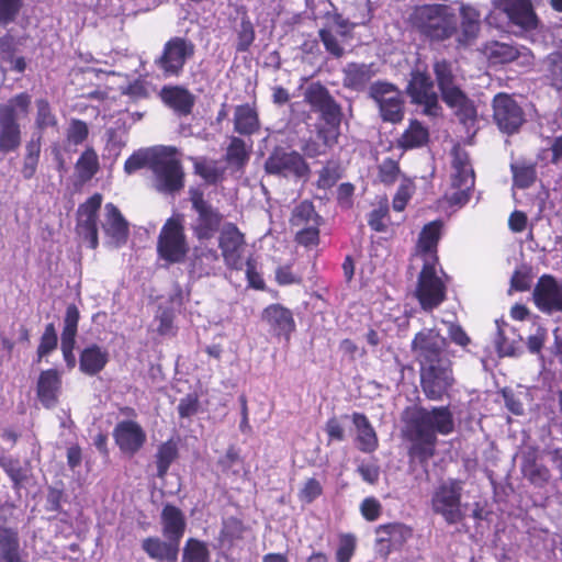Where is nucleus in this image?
<instances>
[{"label": "nucleus", "mask_w": 562, "mask_h": 562, "mask_svg": "<svg viewBox=\"0 0 562 562\" xmlns=\"http://www.w3.org/2000/svg\"><path fill=\"white\" fill-rule=\"evenodd\" d=\"M460 19L453 8L442 3L416 5L408 16L409 25L430 42L441 43L454 37L458 47L472 45L481 30L480 12L461 4Z\"/></svg>", "instance_id": "obj_1"}, {"label": "nucleus", "mask_w": 562, "mask_h": 562, "mask_svg": "<svg viewBox=\"0 0 562 562\" xmlns=\"http://www.w3.org/2000/svg\"><path fill=\"white\" fill-rule=\"evenodd\" d=\"M453 429V415L448 407L417 408L407 423V436L413 441L411 453L417 456L422 462L427 461L435 453L436 435L446 436Z\"/></svg>", "instance_id": "obj_2"}, {"label": "nucleus", "mask_w": 562, "mask_h": 562, "mask_svg": "<svg viewBox=\"0 0 562 562\" xmlns=\"http://www.w3.org/2000/svg\"><path fill=\"white\" fill-rule=\"evenodd\" d=\"M305 99L313 109L321 113L324 124L317 130V137L325 147L334 146L339 137V128L342 119L341 108L330 95L329 91L319 83L311 85Z\"/></svg>", "instance_id": "obj_3"}, {"label": "nucleus", "mask_w": 562, "mask_h": 562, "mask_svg": "<svg viewBox=\"0 0 562 562\" xmlns=\"http://www.w3.org/2000/svg\"><path fill=\"white\" fill-rule=\"evenodd\" d=\"M434 72L442 100L454 110L456 115L463 124H472L476 119V109L458 87L452 65L445 59L438 60L434 65Z\"/></svg>", "instance_id": "obj_4"}, {"label": "nucleus", "mask_w": 562, "mask_h": 562, "mask_svg": "<svg viewBox=\"0 0 562 562\" xmlns=\"http://www.w3.org/2000/svg\"><path fill=\"white\" fill-rule=\"evenodd\" d=\"M31 98L26 93H20L8 102L0 104V151L10 153L19 148L21 144V128L18 123L20 115L29 112Z\"/></svg>", "instance_id": "obj_5"}, {"label": "nucleus", "mask_w": 562, "mask_h": 562, "mask_svg": "<svg viewBox=\"0 0 562 562\" xmlns=\"http://www.w3.org/2000/svg\"><path fill=\"white\" fill-rule=\"evenodd\" d=\"M451 191L446 194L451 205L463 206L470 200L474 189L475 175L469 155L460 147L452 150Z\"/></svg>", "instance_id": "obj_6"}, {"label": "nucleus", "mask_w": 562, "mask_h": 562, "mask_svg": "<svg viewBox=\"0 0 562 562\" xmlns=\"http://www.w3.org/2000/svg\"><path fill=\"white\" fill-rule=\"evenodd\" d=\"M154 188L165 194H173L183 188L184 172L175 147L164 146L151 168Z\"/></svg>", "instance_id": "obj_7"}, {"label": "nucleus", "mask_w": 562, "mask_h": 562, "mask_svg": "<svg viewBox=\"0 0 562 562\" xmlns=\"http://www.w3.org/2000/svg\"><path fill=\"white\" fill-rule=\"evenodd\" d=\"M463 484L459 480L449 479L438 485L431 496V509L440 515L448 525H456L465 517L461 503Z\"/></svg>", "instance_id": "obj_8"}, {"label": "nucleus", "mask_w": 562, "mask_h": 562, "mask_svg": "<svg viewBox=\"0 0 562 562\" xmlns=\"http://www.w3.org/2000/svg\"><path fill=\"white\" fill-rule=\"evenodd\" d=\"M157 251L168 263H179L184 260L189 246L180 216L170 217L162 226L157 241Z\"/></svg>", "instance_id": "obj_9"}, {"label": "nucleus", "mask_w": 562, "mask_h": 562, "mask_svg": "<svg viewBox=\"0 0 562 562\" xmlns=\"http://www.w3.org/2000/svg\"><path fill=\"white\" fill-rule=\"evenodd\" d=\"M369 97L379 108V113L384 122L393 124L404 119L405 101L401 91L386 81H375L369 87Z\"/></svg>", "instance_id": "obj_10"}, {"label": "nucleus", "mask_w": 562, "mask_h": 562, "mask_svg": "<svg viewBox=\"0 0 562 562\" xmlns=\"http://www.w3.org/2000/svg\"><path fill=\"white\" fill-rule=\"evenodd\" d=\"M422 387L429 400H440L452 386L454 379L449 359L422 367Z\"/></svg>", "instance_id": "obj_11"}, {"label": "nucleus", "mask_w": 562, "mask_h": 562, "mask_svg": "<svg viewBox=\"0 0 562 562\" xmlns=\"http://www.w3.org/2000/svg\"><path fill=\"white\" fill-rule=\"evenodd\" d=\"M415 294L425 311L434 310L445 300L446 288L436 276L434 259L424 263Z\"/></svg>", "instance_id": "obj_12"}, {"label": "nucleus", "mask_w": 562, "mask_h": 562, "mask_svg": "<svg viewBox=\"0 0 562 562\" xmlns=\"http://www.w3.org/2000/svg\"><path fill=\"white\" fill-rule=\"evenodd\" d=\"M193 54L192 43L181 37H173L165 44L162 54L155 60V64L162 70L165 77L179 76L187 59Z\"/></svg>", "instance_id": "obj_13"}, {"label": "nucleus", "mask_w": 562, "mask_h": 562, "mask_svg": "<svg viewBox=\"0 0 562 562\" xmlns=\"http://www.w3.org/2000/svg\"><path fill=\"white\" fill-rule=\"evenodd\" d=\"M265 170L271 175L304 178L308 175V166L296 151L276 148L265 162Z\"/></svg>", "instance_id": "obj_14"}, {"label": "nucleus", "mask_w": 562, "mask_h": 562, "mask_svg": "<svg viewBox=\"0 0 562 562\" xmlns=\"http://www.w3.org/2000/svg\"><path fill=\"white\" fill-rule=\"evenodd\" d=\"M493 119L499 130L513 134L525 122L524 111L516 100L507 93H498L493 100Z\"/></svg>", "instance_id": "obj_15"}, {"label": "nucleus", "mask_w": 562, "mask_h": 562, "mask_svg": "<svg viewBox=\"0 0 562 562\" xmlns=\"http://www.w3.org/2000/svg\"><path fill=\"white\" fill-rule=\"evenodd\" d=\"M218 247L228 268L235 270L243 268L246 240L244 234L235 224L227 223L224 225L218 238Z\"/></svg>", "instance_id": "obj_16"}, {"label": "nucleus", "mask_w": 562, "mask_h": 562, "mask_svg": "<svg viewBox=\"0 0 562 562\" xmlns=\"http://www.w3.org/2000/svg\"><path fill=\"white\" fill-rule=\"evenodd\" d=\"M407 93L412 102L423 105V112L429 116H437L440 113L438 95L434 90L431 79L424 72L415 71L407 87Z\"/></svg>", "instance_id": "obj_17"}, {"label": "nucleus", "mask_w": 562, "mask_h": 562, "mask_svg": "<svg viewBox=\"0 0 562 562\" xmlns=\"http://www.w3.org/2000/svg\"><path fill=\"white\" fill-rule=\"evenodd\" d=\"M446 347V339L434 329L419 331L413 342L412 350L420 361L422 367L445 360L442 352Z\"/></svg>", "instance_id": "obj_18"}, {"label": "nucleus", "mask_w": 562, "mask_h": 562, "mask_svg": "<svg viewBox=\"0 0 562 562\" xmlns=\"http://www.w3.org/2000/svg\"><path fill=\"white\" fill-rule=\"evenodd\" d=\"M101 203V194L95 193L78 209V234L89 243L92 249H95L99 245L97 218Z\"/></svg>", "instance_id": "obj_19"}, {"label": "nucleus", "mask_w": 562, "mask_h": 562, "mask_svg": "<svg viewBox=\"0 0 562 562\" xmlns=\"http://www.w3.org/2000/svg\"><path fill=\"white\" fill-rule=\"evenodd\" d=\"M191 201L193 209L199 214L193 226L194 234L199 239H209L218 231L222 215L207 204L200 193H194Z\"/></svg>", "instance_id": "obj_20"}, {"label": "nucleus", "mask_w": 562, "mask_h": 562, "mask_svg": "<svg viewBox=\"0 0 562 562\" xmlns=\"http://www.w3.org/2000/svg\"><path fill=\"white\" fill-rule=\"evenodd\" d=\"M79 318L80 313L78 307L75 304H69L66 308L60 338L61 353L69 370L74 369L77 364L74 350L76 347Z\"/></svg>", "instance_id": "obj_21"}, {"label": "nucleus", "mask_w": 562, "mask_h": 562, "mask_svg": "<svg viewBox=\"0 0 562 562\" xmlns=\"http://www.w3.org/2000/svg\"><path fill=\"white\" fill-rule=\"evenodd\" d=\"M102 229L108 237V243L112 246H121L127 240L128 223L120 210L112 203H108L104 206Z\"/></svg>", "instance_id": "obj_22"}, {"label": "nucleus", "mask_w": 562, "mask_h": 562, "mask_svg": "<svg viewBox=\"0 0 562 562\" xmlns=\"http://www.w3.org/2000/svg\"><path fill=\"white\" fill-rule=\"evenodd\" d=\"M113 436L120 449L128 454L137 452L146 440L145 431L133 420L119 423L114 428Z\"/></svg>", "instance_id": "obj_23"}, {"label": "nucleus", "mask_w": 562, "mask_h": 562, "mask_svg": "<svg viewBox=\"0 0 562 562\" xmlns=\"http://www.w3.org/2000/svg\"><path fill=\"white\" fill-rule=\"evenodd\" d=\"M376 74L378 68L373 63H349L342 68V85L353 91H363Z\"/></svg>", "instance_id": "obj_24"}, {"label": "nucleus", "mask_w": 562, "mask_h": 562, "mask_svg": "<svg viewBox=\"0 0 562 562\" xmlns=\"http://www.w3.org/2000/svg\"><path fill=\"white\" fill-rule=\"evenodd\" d=\"M441 222L434 221L428 223L422 229L418 241L416 245L415 258H422L424 263L434 259V265L437 261V244L441 234Z\"/></svg>", "instance_id": "obj_25"}, {"label": "nucleus", "mask_w": 562, "mask_h": 562, "mask_svg": "<svg viewBox=\"0 0 562 562\" xmlns=\"http://www.w3.org/2000/svg\"><path fill=\"white\" fill-rule=\"evenodd\" d=\"M504 11L509 20L524 30H533L538 25V18L529 0H505Z\"/></svg>", "instance_id": "obj_26"}, {"label": "nucleus", "mask_w": 562, "mask_h": 562, "mask_svg": "<svg viewBox=\"0 0 562 562\" xmlns=\"http://www.w3.org/2000/svg\"><path fill=\"white\" fill-rule=\"evenodd\" d=\"M262 318L277 335H283L286 339H289L290 334L295 329L291 311L279 304H273L265 308Z\"/></svg>", "instance_id": "obj_27"}, {"label": "nucleus", "mask_w": 562, "mask_h": 562, "mask_svg": "<svg viewBox=\"0 0 562 562\" xmlns=\"http://www.w3.org/2000/svg\"><path fill=\"white\" fill-rule=\"evenodd\" d=\"M60 376L54 369L43 371L37 381V397L46 408L57 404L60 390Z\"/></svg>", "instance_id": "obj_28"}, {"label": "nucleus", "mask_w": 562, "mask_h": 562, "mask_svg": "<svg viewBox=\"0 0 562 562\" xmlns=\"http://www.w3.org/2000/svg\"><path fill=\"white\" fill-rule=\"evenodd\" d=\"M234 131L250 136L260 130V120L255 104H240L234 110Z\"/></svg>", "instance_id": "obj_29"}, {"label": "nucleus", "mask_w": 562, "mask_h": 562, "mask_svg": "<svg viewBox=\"0 0 562 562\" xmlns=\"http://www.w3.org/2000/svg\"><path fill=\"white\" fill-rule=\"evenodd\" d=\"M162 533L170 540L179 544L186 530V519L182 512L170 504H167L161 512Z\"/></svg>", "instance_id": "obj_30"}, {"label": "nucleus", "mask_w": 562, "mask_h": 562, "mask_svg": "<svg viewBox=\"0 0 562 562\" xmlns=\"http://www.w3.org/2000/svg\"><path fill=\"white\" fill-rule=\"evenodd\" d=\"M162 101L181 115L191 113L195 98L187 89L176 87H164L160 91Z\"/></svg>", "instance_id": "obj_31"}, {"label": "nucleus", "mask_w": 562, "mask_h": 562, "mask_svg": "<svg viewBox=\"0 0 562 562\" xmlns=\"http://www.w3.org/2000/svg\"><path fill=\"white\" fill-rule=\"evenodd\" d=\"M218 259L220 257L215 249L205 246L195 247L190 263L191 273L198 278L214 273Z\"/></svg>", "instance_id": "obj_32"}, {"label": "nucleus", "mask_w": 562, "mask_h": 562, "mask_svg": "<svg viewBox=\"0 0 562 562\" xmlns=\"http://www.w3.org/2000/svg\"><path fill=\"white\" fill-rule=\"evenodd\" d=\"M143 550L158 561L177 562L179 544L175 541H162L156 537H149L142 542Z\"/></svg>", "instance_id": "obj_33"}, {"label": "nucleus", "mask_w": 562, "mask_h": 562, "mask_svg": "<svg viewBox=\"0 0 562 562\" xmlns=\"http://www.w3.org/2000/svg\"><path fill=\"white\" fill-rule=\"evenodd\" d=\"M108 352L98 345L85 348L79 356V369L87 375H95L108 363Z\"/></svg>", "instance_id": "obj_34"}, {"label": "nucleus", "mask_w": 562, "mask_h": 562, "mask_svg": "<svg viewBox=\"0 0 562 562\" xmlns=\"http://www.w3.org/2000/svg\"><path fill=\"white\" fill-rule=\"evenodd\" d=\"M352 422L357 429L358 447L363 452H372L378 447V437L368 418L360 413L352 415Z\"/></svg>", "instance_id": "obj_35"}, {"label": "nucleus", "mask_w": 562, "mask_h": 562, "mask_svg": "<svg viewBox=\"0 0 562 562\" xmlns=\"http://www.w3.org/2000/svg\"><path fill=\"white\" fill-rule=\"evenodd\" d=\"M161 147L162 146H154L135 151L124 164L125 172L131 175L145 167L151 170L155 160H157L160 155Z\"/></svg>", "instance_id": "obj_36"}, {"label": "nucleus", "mask_w": 562, "mask_h": 562, "mask_svg": "<svg viewBox=\"0 0 562 562\" xmlns=\"http://www.w3.org/2000/svg\"><path fill=\"white\" fill-rule=\"evenodd\" d=\"M429 132L419 121L412 120L398 138V146L402 148H415L425 145L428 142Z\"/></svg>", "instance_id": "obj_37"}, {"label": "nucleus", "mask_w": 562, "mask_h": 562, "mask_svg": "<svg viewBox=\"0 0 562 562\" xmlns=\"http://www.w3.org/2000/svg\"><path fill=\"white\" fill-rule=\"evenodd\" d=\"M376 543H392L393 546H402V543L412 535L409 528L403 524H387L379 526L375 530Z\"/></svg>", "instance_id": "obj_38"}, {"label": "nucleus", "mask_w": 562, "mask_h": 562, "mask_svg": "<svg viewBox=\"0 0 562 562\" xmlns=\"http://www.w3.org/2000/svg\"><path fill=\"white\" fill-rule=\"evenodd\" d=\"M99 168V157L92 147L86 148L75 165L77 177L82 182L92 179Z\"/></svg>", "instance_id": "obj_39"}, {"label": "nucleus", "mask_w": 562, "mask_h": 562, "mask_svg": "<svg viewBox=\"0 0 562 562\" xmlns=\"http://www.w3.org/2000/svg\"><path fill=\"white\" fill-rule=\"evenodd\" d=\"M497 333L495 337V346L501 357L515 356L517 347L514 339V329L505 322H495Z\"/></svg>", "instance_id": "obj_40"}, {"label": "nucleus", "mask_w": 562, "mask_h": 562, "mask_svg": "<svg viewBox=\"0 0 562 562\" xmlns=\"http://www.w3.org/2000/svg\"><path fill=\"white\" fill-rule=\"evenodd\" d=\"M514 186L526 189L532 186L537 179L536 165L528 161H515L510 165Z\"/></svg>", "instance_id": "obj_41"}, {"label": "nucleus", "mask_w": 562, "mask_h": 562, "mask_svg": "<svg viewBox=\"0 0 562 562\" xmlns=\"http://www.w3.org/2000/svg\"><path fill=\"white\" fill-rule=\"evenodd\" d=\"M321 217L315 212L314 206L308 201L300 203L292 213L291 225L294 228L308 227L310 225H319Z\"/></svg>", "instance_id": "obj_42"}, {"label": "nucleus", "mask_w": 562, "mask_h": 562, "mask_svg": "<svg viewBox=\"0 0 562 562\" xmlns=\"http://www.w3.org/2000/svg\"><path fill=\"white\" fill-rule=\"evenodd\" d=\"M226 150L225 160L237 168H241L249 159V151L244 139L232 136Z\"/></svg>", "instance_id": "obj_43"}, {"label": "nucleus", "mask_w": 562, "mask_h": 562, "mask_svg": "<svg viewBox=\"0 0 562 562\" xmlns=\"http://www.w3.org/2000/svg\"><path fill=\"white\" fill-rule=\"evenodd\" d=\"M25 150H26V153H25V156L23 159V166L21 169V173L24 179L29 180L34 177L36 169H37L40 154H41L40 137L37 139H31L26 144Z\"/></svg>", "instance_id": "obj_44"}, {"label": "nucleus", "mask_w": 562, "mask_h": 562, "mask_svg": "<svg viewBox=\"0 0 562 562\" xmlns=\"http://www.w3.org/2000/svg\"><path fill=\"white\" fill-rule=\"evenodd\" d=\"M88 124L81 120L71 119L66 128V149H69L71 146L81 145L88 138Z\"/></svg>", "instance_id": "obj_45"}, {"label": "nucleus", "mask_w": 562, "mask_h": 562, "mask_svg": "<svg viewBox=\"0 0 562 562\" xmlns=\"http://www.w3.org/2000/svg\"><path fill=\"white\" fill-rule=\"evenodd\" d=\"M178 457V449L175 442L167 441L159 446L156 454L157 475L164 477L170 464Z\"/></svg>", "instance_id": "obj_46"}, {"label": "nucleus", "mask_w": 562, "mask_h": 562, "mask_svg": "<svg viewBox=\"0 0 562 562\" xmlns=\"http://www.w3.org/2000/svg\"><path fill=\"white\" fill-rule=\"evenodd\" d=\"M181 562H210V552L203 542L189 539L183 548Z\"/></svg>", "instance_id": "obj_47"}, {"label": "nucleus", "mask_w": 562, "mask_h": 562, "mask_svg": "<svg viewBox=\"0 0 562 562\" xmlns=\"http://www.w3.org/2000/svg\"><path fill=\"white\" fill-rule=\"evenodd\" d=\"M483 52L488 56V58L495 59L499 63L510 61L517 55V52L513 46L498 42L486 44Z\"/></svg>", "instance_id": "obj_48"}, {"label": "nucleus", "mask_w": 562, "mask_h": 562, "mask_svg": "<svg viewBox=\"0 0 562 562\" xmlns=\"http://www.w3.org/2000/svg\"><path fill=\"white\" fill-rule=\"evenodd\" d=\"M35 105V124L40 130H45L47 127H54L57 125V117L53 113L52 108L46 99L36 100Z\"/></svg>", "instance_id": "obj_49"}, {"label": "nucleus", "mask_w": 562, "mask_h": 562, "mask_svg": "<svg viewBox=\"0 0 562 562\" xmlns=\"http://www.w3.org/2000/svg\"><path fill=\"white\" fill-rule=\"evenodd\" d=\"M58 344L57 331L55 325L49 323L45 326L44 333L41 337L40 345L37 347V358L41 360L43 357L49 355L56 349Z\"/></svg>", "instance_id": "obj_50"}, {"label": "nucleus", "mask_w": 562, "mask_h": 562, "mask_svg": "<svg viewBox=\"0 0 562 562\" xmlns=\"http://www.w3.org/2000/svg\"><path fill=\"white\" fill-rule=\"evenodd\" d=\"M241 464L243 459L234 446H231L225 454L222 456L217 461V465L221 468L222 472L233 473L235 475L239 474Z\"/></svg>", "instance_id": "obj_51"}, {"label": "nucleus", "mask_w": 562, "mask_h": 562, "mask_svg": "<svg viewBox=\"0 0 562 562\" xmlns=\"http://www.w3.org/2000/svg\"><path fill=\"white\" fill-rule=\"evenodd\" d=\"M194 169L199 176L210 183H215L223 175V170L218 168L216 161L196 160Z\"/></svg>", "instance_id": "obj_52"}, {"label": "nucleus", "mask_w": 562, "mask_h": 562, "mask_svg": "<svg viewBox=\"0 0 562 562\" xmlns=\"http://www.w3.org/2000/svg\"><path fill=\"white\" fill-rule=\"evenodd\" d=\"M244 531L245 527L243 522L235 517H229L225 519L223 522L221 539L222 541L233 542L235 540L240 539L243 537Z\"/></svg>", "instance_id": "obj_53"}, {"label": "nucleus", "mask_w": 562, "mask_h": 562, "mask_svg": "<svg viewBox=\"0 0 562 562\" xmlns=\"http://www.w3.org/2000/svg\"><path fill=\"white\" fill-rule=\"evenodd\" d=\"M319 37L326 48V50L336 58H340L345 54L344 46L339 36L330 30H321Z\"/></svg>", "instance_id": "obj_54"}, {"label": "nucleus", "mask_w": 562, "mask_h": 562, "mask_svg": "<svg viewBox=\"0 0 562 562\" xmlns=\"http://www.w3.org/2000/svg\"><path fill=\"white\" fill-rule=\"evenodd\" d=\"M23 0H0V24L7 25L15 20Z\"/></svg>", "instance_id": "obj_55"}, {"label": "nucleus", "mask_w": 562, "mask_h": 562, "mask_svg": "<svg viewBox=\"0 0 562 562\" xmlns=\"http://www.w3.org/2000/svg\"><path fill=\"white\" fill-rule=\"evenodd\" d=\"M401 175L398 164L393 159H385L379 166V178L385 184L394 183Z\"/></svg>", "instance_id": "obj_56"}, {"label": "nucleus", "mask_w": 562, "mask_h": 562, "mask_svg": "<svg viewBox=\"0 0 562 562\" xmlns=\"http://www.w3.org/2000/svg\"><path fill=\"white\" fill-rule=\"evenodd\" d=\"M525 476L535 484H541L549 480V470L542 465H538L535 462H526L522 467Z\"/></svg>", "instance_id": "obj_57"}, {"label": "nucleus", "mask_w": 562, "mask_h": 562, "mask_svg": "<svg viewBox=\"0 0 562 562\" xmlns=\"http://www.w3.org/2000/svg\"><path fill=\"white\" fill-rule=\"evenodd\" d=\"M255 40V31L252 24L247 21L243 20L240 23V30L238 32V43H237V50L238 52H246L250 47Z\"/></svg>", "instance_id": "obj_58"}, {"label": "nucleus", "mask_w": 562, "mask_h": 562, "mask_svg": "<svg viewBox=\"0 0 562 562\" xmlns=\"http://www.w3.org/2000/svg\"><path fill=\"white\" fill-rule=\"evenodd\" d=\"M356 540L352 536L346 535L340 538L339 547L336 552L337 562H349L353 555Z\"/></svg>", "instance_id": "obj_59"}, {"label": "nucleus", "mask_w": 562, "mask_h": 562, "mask_svg": "<svg viewBox=\"0 0 562 562\" xmlns=\"http://www.w3.org/2000/svg\"><path fill=\"white\" fill-rule=\"evenodd\" d=\"M0 465L15 484H20L24 480V474L18 460L1 458Z\"/></svg>", "instance_id": "obj_60"}, {"label": "nucleus", "mask_w": 562, "mask_h": 562, "mask_svg": "<svg viewBox=\"0 0 562 562\" xmlns=\"http://www.w3.org/2000/svg\"><path fill=\"white\" fill-rule=\"evenodd\" d=\"M360 510L367 520L374 521L381 515L382 506L374 497H368L361 503Z\"/></svg>", "instance_id": "obj_61"}, {"label": "nucleus", "mask_w": 562, "mask_h": 562, "mask_svg": "<svg viewBox=\"0 0 562 562\" xmlns=\"http://www.w3.org/2000/svg\"><path fill=\"white\" fill-rule=\"evenodd\" d=\"M19 543L16 533L11 529L0 528V553L1 555L18 550Z\"/></svg>", "instance_id": "obj_62"}, {"label": "nucleus", "mask_w": 562, "mask_h": 562, "mask_svg": "<svg viewBox=\"0 0 562 562\" xmlns=\"http://www.w3.org/2000/svg\"><path fill=\"white\" fill-rule=\"evenodd\" d=\"M319 225H310L308 227L295 228L297 243L308 246L316 244L318 240Z\"/></svg>", "instance_id": "obj_63"}, {"label": "nucleus", "mask_w": 562, "mask_h": 562, "mask_svg": "<svg viewBox=\"0 0 562 562\" xmlns=\"http://www.w3.org/2000/svg\"><path fill=\"white\" fill-rule=\"evenodd\" d=\"M550 72L555 85H562V53L549 56Z\"/></svg>", "instance_id": "obj_64"}]
</instances>
